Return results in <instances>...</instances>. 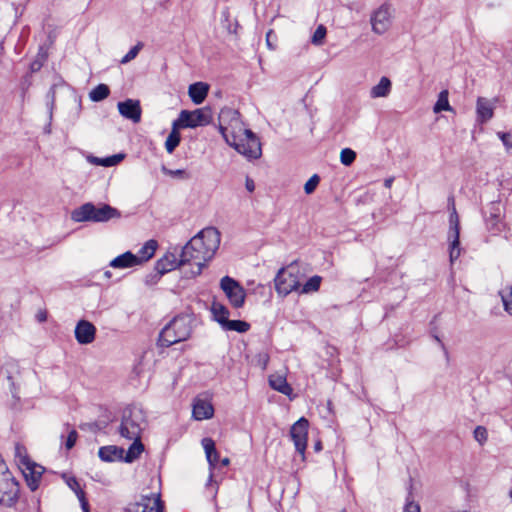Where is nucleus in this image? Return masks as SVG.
I'll use <instances>...</instances> for the list:
<instances>
[{
  "instance_id": "obj_1",
  "label": "nucleus",
  "mask_w": 512,
  "mask_h": 512,
  "mask_svg": "<svg viewBox=\"0 0 512 512\" xmlns=\"http://www.w3.org/2000/svg\"><path fill=\"white\" fill-rule=\"evenodd\" d=\"M120 217V211L106 203L95 205L92 202H86L71 212V220L76 223H105Z\"/></svg>"
},
{
  "instance_id": "obj_2",
  "label": "nucleus",
  "mask_w": 512,
  "mask_h": 512,
  "mask_svg": "<svg viewBox=\"0 0 512 512\" xmlns=\"http://www.w3.org/2000/svg\"><path fill=\"white\" fill-rule=\"evenodd\" d=\"M192 332L190 320L186 316H176L170 320L161 330L158 345L170 347L173 344L186 341Z\"/></svg>"
},
{
  "instance_id": "obj_3",
  "label": "nucleus",
  "mask_w": 512,
  "mask_h": 512,
  "mask_svg": "<svg viewBox=\"0 0 512 512\" xmlns=\"http://www.w3.org/2000/svg\"><path fill=\"white\" fill-rule=\"evenodd\" d=\"M303 274L300 271L296 261L288 266L281 268L275 278V289L278 295L285 297L293 291H298L301 287Z\"/></svg>"
},
{
  "instance_id": "obj_4",
  "label": "nucleus",
  "mask_w": 512,
  "mask_h": 512,
  "mask_svg": "<svg viewBox=\"0 0 512 512\" xmlns=\"http://www.w3.org/2000/svg\"><path fill=\"white\" fill-rule=\"evenodd\" d=\"M144 424L145 416L141 409L136 407L126 408L123 411L118 432L121 437L127 440L141 438Z\"/></svg>"
},
{
  "instance_id": "obj_5",
  "label": "nucleus",
  "mask_w": 512,
  "mask_h": 512,
  "mask_svg": "<svg viewBox=\"0 0 512 512\" xmlns=\"http://www.w3.org/2000/svg\"><path fill=\"white\" fill-rule=\"evenodd\" d=\"M201 238L194 236L183 248L180 254V263L193 264L196 266L195 270L191 273L193 276L201 274L206 263L211 258L206 255V252L202 246Z\"/></svg>"
},
{
  "instance_id": "obj_6",
  "label": "nucleus",
  "mask_w": 512,
  "mask_h": 512,
  "mask_svg": "<svg viewBox=\"0 0 512 512\" xmlns=\"http://www.w3.org/2000/svg\"><path fill=\"white\" fill-rule=\"evenodd\" d=\"M245 138L240 141L236 140L233 136L232 147L240 154L250 160H255L261 157L262 149L259 138L250 129L244 130Z\"/></svg>"
},
{
  "instance_id": "obj_7",
  "label": "nucleus",
  "mask_w": 512,
  "mask_h": 512,
  "mask_svg": "<svg viewBox=\"0 0 512 512\" xmlns=\"http://www.w3.org/2000/svg\"><path fill=\"white\" fill-rule=\"evenodd\" d=\"M19 497V484L9 469L0 473V504L12 507Z\"/></svg>"
},
{
  "instance_id": "obj_8",
  "label": "nucleus",
  "mask_w": 512,
  "mask_h": 512,
  "mask_svg": "<svg viewBox=\"0 0 512 512\" xmlns=\"http://www.w3.org/2000/svg\"><path fill=\"white\" fill-rule=\"evenodd\" d=\"M212 120L211 109L208 107L195 109L194 111L182 110L175 122L180 128H196L208 125Z\"/></svg>"
},
{
  "instance_id": "obj_9",
  "label": "nucleus",
  "mask_w": 512,
  "mask_h": 512,
  "mask_svg": "<svg viewBox=\"0 0 512 512\" xmlns=\"http://www.w3.org/2000/svg\"><path fill=\"white\" fill-rule=\"evenodd\" d=\"M393 9L390 3H383L371 13L370 23L372 31L382 35L389 30L392 24Z\"/></svg>"
},
{
  "instance_id": "obj_10",
  "label": "nucleus",
  "mask_w": 512,
  "mask_h": 512,
  "mask_svg": "<svg viewBox=\"0 0 512 512\" xmlns=\"http://www.w3.org/2000/svg\"><path fill=\"white\" fill-rule=\"evenodd\" d=\"M220 287L234 308H241L245 303L246 291L235 279L224 276L220 280Z\"/></svg>"
},
{
  "instance_id": "obj_11",
  "label": "nucleus",
  "mask_w": 512,
  "mask_h": 512,
  "mask_svg": "<svg viewBox=\"0 0 512 512\" xmlns=\"http://www.w3.org/2000/svg\"><path fill=\"white\" fill-rule=\"evenodd\" d=\"M308 426V420L302 417L292 425L290 430L295 449L301 455H304L307 446Z\"/></svg>"
},
{
  "instance_id": "obj_12",
  "label": "nucleus",
  "mask_w": 512,
  "mask_h": 512,
  "mask_svg": "<svg viewBox=\"0 0 512 512\" xmlns=\"http://www.w3.org/2000/svg\"><path fill=\"white\" fill-rule=\"evenodd\" d=\"M196 237L201 238L202 246L211 259L220 245V232L214 227H207L201 230Z\"/></svg>"
},
{
  "instance_id": "obj_13",
  "label": "nucleus",
  "mask_w": 512,
  "mask_h": 512,
  "mask_svg": "<svg viewBox=\"0 0 512 512\" xmlns=\"http://www.w3.org/2000/svg\"><path fill=\"white\" fill-rule=\"evenodd\" d=\"M74 333L79 344L87 345L95 340L96 328L91 322L87 320H80L76 324Z\"/></svg>"
},
{
  "instance_id": "obj_14",
  "label": "nucleus",
  "mask_w": 512,
  "mask_h": 512,
  "mask_svg": "<svg viewBox=\"0 0 512 512\" xmlns=\"http://www.w3.org/2000/svg\"><path fill=\"white\" fill-rule=\"evenodd\" d=\"M20 470L25 477L28 487L32 491H35L39 487L40 479L45 470L44 467L32 461Z\"/></svg>"
},
{
  "instance_id": "obj_15",
  "label": "nucleus",
  "mask_w": 512,
  "mask_h": 512,
  "mask_svg": "<svg viewBox=\"0 0 512 512\" xmlns=\"http://www.w3.org/2000/svg\"><path fill=\"white\" fill-rule=\"evenodd\" d=\"M119 113L126 119L131 120L134 123H138L141 120V107L138 100L126 99L125 101L118 102Z\"/></svg>"
},
{
  "instance_id": "obj_16",
  "label": "nucleus",
  "mask_w": 512,
  "mask_h": 512,
  "mask_svg": "<svg viewBox=\"0 0 512 512\" xmlns=\"http://www.w3.org/2000/svg\"><path fill=\"white\" fill-rule=\"evenodd\" d=\"M214 408L210 401L196 398L193 402L192 416L195 420L201 421L213 417Z\"/></svg>"
},
{
  "instance_id": "obj_17",
  "label": "nucleus",
  "mask_w": 512,
  "mask_h": 512,
  "mask_svg": "<svg viewBox=\"0 0 512 512\" xmlns=\"http://www.w3.org/2000/svg\"><path fill=\"white\" fill-rule=\"evenodd\" d=\"M218 120L220 124H226L229 127L235 131L238 129L241 130V115L238 110L230 108V107H224L220 110Z\"/></svg>"
},
{
  "instance_id": "obj_18",
  "label": "nucleus",
  "mask_w": 512,
  "mask_h": 512,
  "mask_svg": "<svg viewBox=\"0 0 512 512\" xmlns=\"http://www.w3.org/2000/svg\"><path fill=\"white\" fill-rule=\"evenodd\" d=\"M183 265H185V263H180V258L178 259L175 253L168 252L156 262L155 270L159 275H164Z\"/></svg>"
},
{
  "instance_id": "obj_19",
  "label": "nucleus",
  "mask_w": 512,
  "mask_h": 512,
  "mask_svg": "<svg viewBox=\"0 0 512 512\" xmlns=\"http://www.w3.org/2000/svg\"><path fill=\"white\" fill-rule=\"evenodd\" d=\"M156 496H160V494L142 495L139 501L129 503L125 508V512H151L155 510L156 504H154V499Z\"/></svg>"
},
{
  "instance_id": "obj_20",
  "label": "nucleus",
  "mask_w": 512,
  "mask_h": 512,
  "mask_svg": "<svg viewBox=\"0 0 512 512\" xmlns=\"http://www.w3.org/2000/svg\"><path fill=\"white\" fill-rule=\"evenodd\" d=\"M489 216L486 217L487 228L496 233L501 231V203L491 202L488 209Z\"/></svg>"
},
{
  "instance_id": "obj_21",
  "label": "nucleus",
  "mask_w": 512,
  "mask_h": 512,
  "mask_svg": "<svg viewBox=\"0 0 512 512\" xmlns=\"http://www.w3.org/2000/svg\"><path fill=\"white\" fill-rule=\"evenodd\" d=\"M477 121L481 124L492 119L494 115V105L484 97H478L476 102Z\"/></svg>"
},
{
  "instance_id": "obj_22",
  "label": "nucleus",
  "mask_w": 512,
  "mask_h": 512,
  "mask_svg": "<svg viewBox=\"0 0 512 512\" xmlns=\"http://www.w3.org/2000/svg\"><path fill=\"white\" fill-rule=\"evenodd\" d=\"M141 264V260L135 254L130 251H127L110 261L109 266L112 268H131Z\"/></svg>"
},
{
  "instance_id": "obj_23",
  "label": "nucleus",
  "mask_w": 512,
  "mask_h": 512,
  "mask_svg": "<svg viewBox=\"0 0 512 512\" xmlns=\"http://www.w3.org/2000/svg\"><path fill=\"white\" fill-rule=\"evenodd\" d=\"M125 450L115 445H108L99 448L98 456L104 462L123 461Z\"/></svg>"
},
{
  "instance_id": "obj_24",
  "label": "nucleus",
  "mask_w": 512,
  "mask_h": 512,
  "mask_svg": "<svg viewBox=\"0 0 512 512\" xmlns=\"http://www.w3.org/2000/svg\"><path fill=\"white\" fill-rule=\"evenodd\" d=\"M209 92V85L204 82H195L188 88V95L192 102L199 105L204 102Z\"/></svg>"
},
{
  "instance_id": "obj_25",
  "label": "nucleus",
  "mask_w": 512,
  "mask_h": 512,
  "mask_svg": "<svg viewBox=\"0 0 512 512\" xmlns=\"http://www.w3.org/2000/svg\"><path fill=\"white\" fill-rule=\"evenodd\" d=\"M269 385L272 389L286 395L290 396L292 394V387L288 384L285 376L280 374H272L269 376Z\"/></svg>"
},
{
  "instance_id": "obj_26",
  "label": "nucleus",
  "mask_w": 512,
  "mask_h": 512,
  "mask_svg": "<svg viewBox=\"0 0 512 512\" xmlns=\"http://www.w3.org/2000/svg\"><path fill=\"white\" fill-rule=\"evenodd\" d=\"M391 87V80L388 77L383 76L379 83L371 88L370 97L374 99L387 97L391 92Z\"/></svg>"
},
{
  "instance_id": "obj_27",
  "label": "nucleus",
  "mask_w": 512,
  "mask_h": 512,
  "mask_svg": "<svg viewBox=\"0 0 512 512\" xmlns=\"http://www.w3.org/2000/svg\"><path fill=\"white\" fill-rule=\"evenodd\" d=\"M202 446L205 450L206 458L210 467L215 468L219 460V453L216 450L214 440L211 438H203Z\"/></svg>"
},
{
  "instance_id": "obj_28",
  "label": "nucleus",
  "mask_w": 512,
  "mask_h": 512,
  "mask_svg": "<svg viewBox=\"0 0 512 512\" xmlns=\"http://www.w3.org/2000/svg\"><path fill=\"white\" fill-rule=\"evenodd\" d=\"M132 440L133 443L130 445L127 452H124L123 454V461L126 463L134 462L144 451V445L141 442V438H133Z\"/></svg>"
},
{
  "instance_id": "obj_29",
  "label": "nucleus",
  "mask_w": 512,
  "mask_h": 512,
  "mask_svg": "<svg viewBox=\"0 0 512 512\" xmlns=\"http://www.w3.org/2000/svg\"><path fill=\"white\" fill-rule=\"evenodd\" d=\"M211 312L215 321H217L221 327L229 321V310L223 304L214 302L211 307Z\"/></svg>"
},
{
  "instance_id": "obj_30",
  "label": "nucleus",
  "mask_w": 512,
  "mask_h": 512,
  "mask_svg": "<svg viewBox=\"0 0 512 512\" xmlns=\"http://www.w3.org/2000/svg\"><path fill=\"white\" fill-rule=\"evenodd\" d=\"M178 128H180V126L174 121L172 124V130L165 141V148L168 153H172L181 141Z\"/></svg>"
},
{
  "instance_id": "obj_31",
  "label": "nucleus",
  "mask_w": 512,
  "mask_h": 512,
  "mask_svg": "<svg viewBox=\"0 0 512 512\" xmlns=\"http://www.w3.org/2000/svg\"><path fill=\"white\" fill-rule=\"evenodd\" d=\"M449 202L452 203V211L449 216V235L448 236H460V223L459 216L454 206V199L449 198Z\"/></svg>"
},
{
  "instance_id": "obj_32",
  "label": "nucleus",
  "mask_w": 512,
  "mask_h": 512,
  "mask_svg": "<svg viewBox=\"0 0 512 512\" xmlns=\"http://www.w3.org/2000/svg\"><path fill=\"white\" fill-rule=\"evenodd\" d=\"M157 246H158V243L156 240H148L142 247L141 249L139 250V255H137L139 257V259L141 260V263L143 261H148L149 259H151L153 257V255L155 254V251L157 249Z\"/></svg>"
},
{
  "instance_id": "obj_33",
  "label": "nucleus",
  "mask_w": 512,
  "mask_h": 512,
  "mask_svg": "<svg viewBox=\"0 0 512 512\" xmlns=\"http://www.w3.org/2000/svg\"><path fill=\"white\" fill-rule=\"evenodd\" d=\"M110 94V89L106 84H98L89 92V98L93 102H100L106 99Z\"/></svg>"
},
{
  "instance_id": "obj_34",
  "label": "nucleus",
  "mask_w": 512,
  "mask_h": 512,
  "mask_svg": "<svg viewBox=\"0 0 512 512\" xmlns=\"http://www.w3.org/2000/svg\"><path fill=\"white\" fill-rule=\"evenodd\" d=\"M14 450L15 461L19 469L23 468L24 466L32 462V460L28 457L26 449L23 445L16 443Z\"/></svg>"
},
{
  "instance_id": "obj_35",
  "label": "nucleus",
  "mask_w": 512,
  "mask_h": 512,
  "mask_svg": "<svg viewBox=\"0 0 512 512\" xmlns=\"http://www.w3.org/2000/svg\"><path fill=\"white\" fill-rule=\"evenodd\" d=\"M452 107L448 101V91L443 90L439 93L438 99L433 107L434 113H440L442 111H451Z\"/></svg>"
},
{
  "instance_id": "obj_36",
  "label": "nucleus",
  "mask_w": 512,
  "mask_h": 512,
  "mask_svg": "<svg viewBox=\"0 0 512 512\" xmlns=\"http://www.w3.org/2000/svg\"><path fill=\"white\" fill-rule=\"evenodd\" d=\"M227 331H236L239 333H245L250 329V324L243 320H230L222 327Z\"/></svg>"
},
{
  "instance_id": "obj_37",
  "label": "nucleus",
  "mask_w": 512,
  "mask_h": 512,
  "mask_svg": "<svg viewBox=\"0 0 512 512\" xmlns=\"http://www.w3.org/2000/svg\"><path fill=\"white\" fill-rule=\"evenodd\" d=\"M504 310L512 315V287L506 286L499 291Z\"/></svg>"
},
{
  "instance_id": "obj_38",
  "label": "nucleus",
  "mask_w": 512,
  "mask_h": 512,
  "mask_svg": "<svg viewBox=\"0 0 512 512\" xmlns=\"http://www.w3.org/2000/svg\"><path fill=\"white\" fill-rule=\"evenodd\" d=\"M322 278L318 275H314L309 278L305 284L302 286L300 293L307 294L311 292H316L320 288Z\"/></svg>"
},
{
  "instance_id": "obj_39",
  "label": "nucleus",
  "mask_w": 512,
  "mask_h": 512,
  "mask_svg": "<svg viewBox=\"0 0 512 512\" xmlns=\"http://www.w3.org/2000/svg\"><path fill=\"white\" fill-rule=\"evenodd\" d=\"M460 236H448L450 242L449 258L450 262L453 263L460 256Z\"/></svg>"
},
{
  "instance_id": "obj_40",
  "label": "nucleus",
  "mask_w": 512,
  "mask_h": 512,
  "mask_svg": "<svg viewBox=\"0 0 512 512\" xmlns=\"http://www.w3.org/2000/svg\"><path fill=\"white\" fill-rule=\"evenodd\" d=\"M58 86V83L52 84V86L49 88L47 94H46V100H47V108L49 112V119H52L53 115V109L55 105V98H56V88Z\"/></svg>"
},
{
  "instance_id": "obj_41",
  "label": "nucleus",
  "mask_w": 512,
  "mask_h": 512,
  "mask_svg": "<svg viewBox=\"0 0 512 512\" xmlns=\"http://www.w3.org/2000/svg\"><path fill=\"white\" fill-rule=\"evenodd\" d=\"M356 159V152L350 148H344L340 153V161L345 166H350Z\"/></svg>"
},
{
  "instance_id": "obj_42",
  "label": "nucleus",
  "mask_w": 512,
  "mask_h": 512,
  "mask_svg": "<svg viewBox=\"0 0 512 512\" xmlns=\"http://www.w3.org/2000/svg\"><path fill=\"white\" fill-rule=\"evenodd\" d=\"M66 483L69 486V488L75 492L79 500L85 498V492L83 491L78 480L75 477H69L66 480Z\"/></svg>"
},
{
  "instance_id": "obj_43",
  "label": "nucleus",
  "mask_w": 512,
  "mask_h": 512,
  "mask_svg": "<svg viewBox=\"0 0 512 512\" xmlns=\"http://www.w3.org/2000/svg\"><path fill=\"white\" fill-rule=\"evenodd\" d=\"M143 47V43L142 42H138L135 46H133L129 51L128 53L120 60V63L121 64H127L129 63L130 61H132L133 59H135L138 55V53L140 52V50L142 49Z\"/></svg>"
},
{
  "instance_id": "obj_44",
  "label": "nucleus",
  "mask_w": 512,
  "mask_h": 512,
  "mask_svg": "<svg viewBox=\"0 0 512 512\" xmlns=\"http://www.w3.org/2000/svg\"><path fill=\"white\" fill-rule=\"evenodd\" d=\"M326 33V27L324 25H319L312 35L311 42L314 45H321L326 36Z\"/></svg>"
},
{
  "instance_id": "obj_45",
  "label": "nucleus",
  "mask_w": 512,
  "mask_h": 512,
  "mask_svg": "<svg viewBox=\"0 0 512 512\" xmlns=\"http://www.w3.org/2000/svg\"><path fill=\"white\" fill-rule=\"evenodd\" d=\"M124 157V154H114L112 156L100 159L98 163L105 167H111L121 162Z\"/></svg>"
},
{
  "instance_id": "obj_46",
  "label": "nucleus",
  "mask_w": 512,
  "mask_h": 512,
  "mask_svg": "<svg viewBox=\"0 0 512 512\" xmlns=\"http://www.w3.org/2000/svg\"><path fill=\"white\" fill-rule=\"evenodd\" d=\"M320 182V177L317 174H314L309 178V180L304 185V191L306 194H312L317 188Z\"/></svg>"
},
{
  "instance_id": "obj_47",
  "label": "nucleus",
  "mask_w": 512,
  "mask_h": 512,
  "mask_svg": "<svg viewBox=\"0 0 512 512\" xmlns=\"http://www.w3.org/2000/svg\"><path fill=\"white\" fill-rule=\"evenodd\" d=\"M403 512H421L420 505L411 498V494L406 498Z\"/></svg>"
},
{
  "instance_id": "obj_48",
  "label": "nucleus",
  "mask_w": 512,
  "mask_h": 512,
  "mask_svg": "<svg viewBox=\"0 0 512 512\" xmlns=\"http://www.w3.org/2000/svg\"><path fill=\"white\" fill-rule=\"evenodd\" d=\"M488 437L487 429L483 426H477L474 430V438L480 444H483Z\"/></svg>"
},
{
  "instance_id": "obj_49",
  "label": "nucleus",
  "mask_w": 512,
  "mask_h": 512,
  "mask_svg": "<svg viewBox=\"0 0 512 512\" xmlns=\"http://www.w3.org/2000/svg\"><path fill=\"white\" fill-rule=\"evenodd\" d=\"M45 60V54H38L37 58L30 64V73L38 72L42 68Z\"/></svg>"
},
{
  "instance_id": "obj_50",
  "label": "nucleus",
  "mask_w": 512,
  "mask_h": 512,
  "mask_svg": "<svg viewBox=\"0 0 512 512\" xmlns=\"http://www.w3.org/2000/svg\"><path fill=\"white\" fill-rule=\"evenodd\" d=\"M255 363L257 366H259L262 370H265L268 363H269V355L266 352L258 353L255 356Z\"/></svg>"
},
{
  "instance_id": "obj_51",
  "label": "nucleus",
  "mask_w": 512,
  "mask_h": 512,
  "mask_svg": "<svg viewBox=\"0 0 512 512\" xmlns=\"http://www.w3.org/2000/svg\"><path fill=\"white\" fill-rule=\"evenodd\" d=\"M77 438H78V433L75 429H72L69 433H68V436L66 438V441H65V447L67 450H70L74 447V445L76 444V441H77Z\"/></svg>"
},
{
  "instance_id": "obj_52",
  "label": "nucleus",
  "mask_w": 512,
  "mask_h": 512,
  "mask_svg": "<svg viewBox=\"0 0 512 512\" xmlns=\"http://www.w3.org/2000/svg\"><path fill=\"white\" fill-rule=\"evenodd\" d=\"M497 135L508 150L512 149V133L498 132Z\"/></svg>"
},
{
  "instance_id": "obj_53",
  "label": "nucleus",
  "mask_w": 512,
  "mask_h": 512,
  "mask_svg": "<svg viewBox=\"0 0 512 512\" xmlns=\"http://www.w3.org/2000/svg\"><path fill=\"white\" fill-rule=\"evenodd\" d=\"M219 132L221 133V135L223 136V138L225 139L226 143L232 147V143H233V136H235V134L233 133L231 136H229L227 134V130H228V125L226 124H220L219 123Z\"/></svg>"
},
{
  "instance_id": "obj_54",
  "label": "nucleus",
  "mask_w": 512,
  "mask_h": 512,
  "mask_svg": "<svg viewBox=\"0 0 512 512\" xmlns=\"http://www.w3.org/2000/svg\"><path fill=\"white\" fill-rule=\"evenodd\" d=\"M32 84V81H31V75L30 74H27L23 77L22 79V82H21V89H22V97L24 98L25 97V94L28 90V88L31 86Z\"/></svg>"
},
{
  "instance_id": "obj_55",
  "label": "nucleus",
  "mask_w": 512,
  "mask_h": 512,
  "mask_svg": "<svg viewBox=\"0 0 512 512\" xmlns=\"http://www.w3.org/2000/svg\"><path fill=\"white\" fill-rule=\"evenodd\" d=\"M163 170H164L165 174L173 176V177L185 178L187 176L186 171L183 169L170 170V169L163 168Z\"/></svg>"
},
{
  "instance_id": "obj_56",
  "label": "nucleus",
  "mask_w": 512,
  "mask_h": 512,
  "mask_svg": "<svg viewBox=\"0 0 512 512\" xmlns=\"http://www.w3.org/2000/svg\"><path fill=\"white\" fill-rule=\"evenodd\" d=\"M154 504H156L155 512H165L164 511V509H165L164 503L161 500L160 496H156V498L154 499Z\"/></svg>"
},
{
  "instance_id": "obj_57",
  "label": "nucleus",
  "mask_w": 512,
  "mask_h": 512,
  "mask_svg": "<svg viewBox=\"0 0 512 512\" xmlns=\"http://www.w3.org/2000/svg\"><path fill=\"white\" fill-rule=\"evenodd\" d=\"M245 187L249 192H253L255 190L254 181L251 178L247 177L245 181Z\"/></svg>"
},
{
  "instance_id": "obj_58",
  "label": "nucleus",
  "mask_w": 512,
  "mask_h": 512,
  "mask_svg": "<svg viewBox=\"0 0 512 512\" xmlns=\"http://www.w3.org/2000/svg\"><path fill=\"white\" fill-rule=\"evenodd\" d=\"M433 338L437 341V343L439 344V346L441 347V349L444 351L445 355L448 356V351H447V348L445 346V344L441 341V339L439 338V336L437 334H433L432 335Z\"/></svg>"
},
{
  "instance_id": "obj_59",
  "label": "nucleus",
  "mask_w": 512,
  "mask_h": 512,
  "mask_svg": "<svg viewBox=\"0 0 512 512\" xmlns=\"http://www.w3.org/2000/svg\"><path fill=\"white\" fill-rule=\"evenodd\" d=\"M79 501H80L81 508H82L83 512H90L89 504H88V501L86 500V497L83 499H80Z\"/></svg>"
},
{
  "instance_id": "obj_60",
  "label": "nucleus",
  "mask_w": 512,
  "mask_h": 512,
  "mask_svg": "<svg viewBox=\"0 0 512 512\" xmlns=\"http://www.w3.org/2000/svg\"><path fill=\"white\" fill-rule=\"evenodd\" d=\"M273 35V31L272 30H269L266 34V43H267V46L270 48V49H274L275 47L272 45L271 43V36Z\"/></svg>"
},
{
  "instance_id": "obj_61",
  "label": "nucleus",
  "mask_w": 512,
  "mask_h": 512,
  "mask_svg": "<svg viewBox=\"0 0 512 512\" xmlns=\"http://www.w3.org/2000/svg\"><path fill=\"white\" fill-rule=\"evenodd\" d=\"M36 317L39 322H44L47 319V313L45 311H40L37 313Z\"/></svg>"
},
{
  "instance_id": "obj_62",
  "label": "nucleus",
  "mask_w": 512,
  "mask_h": 512,
  "mask_svg": "<svg viewBox=\"0 0 512 512\" xmlns=\"http://www.w3.org/2000/svg\"><path fill=\"white\" fill-rule=\"evenodd\" d=\"M7 380L9 381V384H10V390L11 392L14 394V392L16 391V387H15V383L13 381V378L11 375H8L7 376Z\"/></svg>"
},
{
  "instance_id": "obj_63",
  "label": "nucleus",
  "mask_w": 512,
  "mask_h": 512,
  "mask_svg": "<svg viewBox=\"0 0 512 512\" xmlns=\"http://www.w3.org/2000/svg\"><path fill=\"white\" fill-rule=\"evenodd\" d=\"M394 179L393 178H387L385 179L384 181V186L386 188H390L392 186V183H393Z\"/></svg>"
},
{
  "instance_id": "obj_64",
  "label": "nucleus",
  "mask_w": 512,
  "mask_h": 512,
  "mask_svg": "<svg viewBox=\"0 0 512 512\" xmlns=\"http://www.w3.org/2000/svg\"><path fill=\"white\" fill-rule=\"evenodd\" d=\"M314 449L315 451H320L322 449V444L321 442H316L315 445H314Z\"/></svg>"
}]
</instances>
